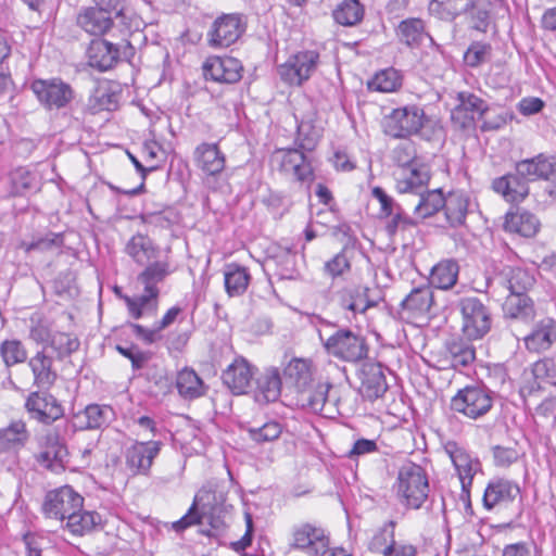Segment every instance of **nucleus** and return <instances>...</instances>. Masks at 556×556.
I'll return each instance as SVG.
<instances>
[{
    "label": "nucleus",
    "mask_w": 556,
    "mask_h": 556,
    "mask_svg": "<svg viewBox=\"0 0 556 556\" xmlns=\"http://www.w3.org/2000/svg\"><path fill=\"white\" fill-rule=\"evenodd\" d=\"M431 119L424 105L406 103L391 109L381 119V128L386 136L393 139L422 137V131Z\"/></svg>",
    "instance_id": "obj_1"
},
{
    "label": "nucleus",
    "mask_w": 556,
    "mask_h": 556,
    "mask_svg": "<svg viewBox=\"0 0 556 556\" xmlns=\"http://www.w3.org/2000/svg\"><path fill=\"white\" fill-rule=\"evenodd\" d=\"M429 481L425 469L414 463L404 464L397 475L396 493L402 504L418 509L429 495Z\"/></svg>",
    "instance_id": "obj_2"
},
{
    "label": "nucleus",
    "mask_w": 556,
    "mask_h": 556,
    "mask_svg": "<svg viewBox=\"0 0 556 556\" xmlns=\"http://www.w3.org/2000/svg\"><path fill=\"white\" fill-rule=\"evenodd\" d=\"M462 317L460 330L468 340H479L488 334L492 327L490 307L475 295L458 299L456 304Z\"/></svg>",
    "instance_id": "obj_3"
},
{
    "label": "nucleus",
    "mask_w": 556,
    "mask_h": 556,
    "mask_svg": "<svg viewBox=\"0 0 556 556\" xmlns=\"http://www.w3.org/2000/svg\"><path fill=\"white\" fill-rule=\"evenodd\" d=\"M135 54V47L125 38L116 43L101 38L93 39L87 49L88 64L99 72H106L123 60L129 62Z\"/></svg>",
    "instance_id": "obj_4"
},
{
    "label": "nucleus",
    "mask_w": 556,
    "mask_h": 556,
    "mask_svg": "<svg viewBox=\"0 0 556 556\" xmlns=\"http://www.w3.org/2000/svg\"><path fill=\"white\" fill-rule=\"evenodd\" d=\"M494 405V392L485 386H466L451 400V409L470 419L485 416Z\"/></svg>",
    "instance_id": "obj_5"
},
{
    "label": "nucleus",
    "mask_w": 556,
    "mask_h": 556,
    "mask_svg": "<svg viewBox=\"0 0 556 556\" xmlns=\"http://www.w3.org/2000/svg\"><path fill=\"white\" fill-rule=\"evenodd\" d=\"M30 89L47 111L66 110L76 97L73 87L59 77L34 79Z\"/></svg>",
    "instance_id": "obj_6"
},
{
    "label": "nucleus",
    "mask_w": 556,
    "mask_h": 556,
    "mask_svg": "<svg viewBox=\"0 0 556 556\" xmlns=\"http://www.w3.org/2000/svg\"><path fill=\"white\" fill-rule=\"evenodd\" d=\"M324 341L326 351L334 357L350 363H356L367 357L368 345L364 337L350 329H339Z\"/></svg>",
    "instance_id": "obj_7"
},
{
    "label": "nucleus",
    "mask_w": 556,
    "mask_h": 556,
    "mask_svg": "<svg viewBox=\"0 0 556 556\" xmlns=\"http://www.w3.org/2000/svg\"><path fill=\"white\" fill-rule=\"evenodd\" d=\"M319 63L320 55L316 50H303L278 65L277 73L285 84L300 87L313 76Z\"/></svg>",
    "instance_id": "obj_8"
},
{
    "label": "nucleus",
    "mask_w": 556,
    "mask_h": 556,
    "mask_svg": "<svg viewBox=\"0 0 556 556\" xmlns=\"http://www.w3.org/2000/svg\"><path fill=\"white\" fill-rule=\"evenodd\" d=\"M270 160L280 173L291 175L298 182L309 185L315 179L312 159L303 150L277 149Z\"/></svg>",
    "instance_id": "obj_9"
},
{
    "label": "nucleus",
    "mask_w": 556,
    "mask_h": 556,
    "mask_svg": "<svg viewBox=\"0 0 556 556\" xmlns=\"http://www.w3.org/2000/svg\"><path fill=\"white\" fill-rule=\"evenodd\" d=\"M247 30V20L241 13H223L211 25L206 38L212 48H228Z\"/></svg>",
    "instance_id": "obj_10"
},
{
    "label": "nucleus",
    "mask_w": 556,
    "mask_h": 556,
    "mask_svg": "<svg viewBox=\"0 0 556 556\" xmlns=\"http://www.w3.org/2000/svg\"><path fill=\"white\" fill-rule=\"evenodd\" d=\"M291 534L290 546L309 556L319 555L330 544L329 533L316 522L298 523L293 526Z\"/></svg>",
    "instance_id": "obj_11"
},
{
    "label": "nucleus",
    "mask_w": 556,
    "mask_h": 556,
    "mask_svg": "<svg viewBox=\"0 0 556 556\" xmlns=\"http://www.w3.org/2000/svg\"><path fill=\"white\" fill-rule=\"evenodd\" d=\"M163 443L149 440L135 441L124 451V462L127 472L132 476H149L154 459L159 456Z\"/></svg>",
    "instance_id": "obj_12"
},
{
    "label": "nucleus",
    "mask_w": 556,
    "mask_h": 556,
    "mask_svg": "<svg viewBox=\"0 0 556 556\" xmlns=\"http://www.w3.org/2000/svg\"><path fill=\"white\" fill-rule=\"evenodd\" d=\"M84 497L72 486L64 485L49 491L42 503V513L48 518L64 521L74 510L83 508Z\"/></svg>",
    "instance_id": "obj_13"
},
{
    "label": "nucleus",
    "mask_w": 556,
    "mask_h": 556,
    "mask_svg": "<svg viewBox=\"0 0 556 556\" xmlns=\"http://www.w3.org/2000/svg\"><path fill=\"white\" fill-rule=\"evenodd\" d=\"M40 452L35 456L36 462L54 473L64 471L68 464L66 444L55 431H49L39 440Z\"/></svg>",
    "instance_id": "obj_14"
},
{
    "label": "nucleus",
    "mask_w": 556,
    "mask_h": 556,
    "mask_svg": "<svg viewBox=\"0 0 556 556\" xmlns=\"http://www.w3.org/2000/svg\"><path fill=\"white\" fill-rule=\"evenodd\" d=\"M386 368L380 363L366 362L357 370L359 386L357 391L365 401L381 399L389 389Z\"/></svg>",
    "instance_id": "obj_15"
},
{
    "label": "nucleus",
    "mask_w": 556,
    "mask_h": 556,
    "mask_svg": "<svg viewBox=\"0 0 556 556\" xmlns=\"http://www.w3.org/2000/svg\"><path fill=\"white\" fill-rule=\"evenodd\" d=\"M444 451L448 455L460 481V486H471L475 476L482 471L478 457L472 456L464 446L455 441H447Z\"/></svg>",
    "instance_id": "obj_16"
},
{
    "label": "nucleus",
    "mask_w": 556,
    "mask_h": 556,
    "mask_svg": "<svg viewBox=\"0 0 556 556\" xmlns=\"http://www.w3.org/2000/svg\"><path fill=\"white\" fill-rule=\"evenodd\" d=\"M434 304L433 291L430 286L415 287L401 301L399 315L403 320L422 319L430 315Z\"/></svg>",
    "instance_id": "obj_17"
},
{
    "label": "nucleus",
    "mask_w": 556,
    "mask_h": 556,
    "mask_svg": "<svg viewBox=\"0 0 556 556\" xmlns=\"http://www.w3.org/2000/svg\"><path fill=\"white\" fill-rule=\"evenodd\" d=\"M202 70L205 79L220 84H236L243 76L242 63L232 56H208Z\"/></svg>",
    "instance_id": "obj_18"
},
{
    "label": "nucleus",
    "mask_w": 556,
    "mask_h": 556,
    "mask_svg": "<svg viewBox=\"0 0 556 556\" xmlns=\"http://www.w3.org/2000/svg\"><path fill=\"white\" fill-rule=\"evenodd\" d=\"M457 105L451 114L452 122L462 129L471 127L488 112V103L477 94L468 91L457 93Z\"/></svg>",
    "instance_id": "obj_19"
},
{
    "label": "nucleus",
    "mask_w": 556,
    "mask_h": 556,
    "mask_svg": "<svg viewBox=\"0 0 556 556\" xmlns=\"http://www.w3.org/2000/svg\"><path fill=\"white\" fill-rule=\"evenodd\" d=\"M25 407L33 419L43 425H51L64 416L61 402L50 393L31 392Z\"/></svg>",
    "instance_id": "obj_20"
},
{
    "label": "nucleus",
    "mask_w": 556,
    "mask_h": 556,
    "mask_svg": "<svg viewBox=\"0 0 556 556\" xmlns=\"http://www.w3.org/2000/svg\"><path fill=\"white\" fill-rule=\"evenodd\" d=\"M535 278L530 270L522 267H505L495 277L488 279L486 286L496 289L504 288L509 294H527L534 286Z\"/></svg>",
    "instance_id": "obj_21"
},
{
    "label": "nucleus",
    "mask_w": 556,
    "mask_h": 556,
    "mask_svg": "<svg viewBox=\"0 0 556 556\" xmlns=\"http://www.w3.org/2000/svg\"><path fill=\"white\" fill-rule=\"evenodd\" d=\"M256 367L243 356H237L222 372L223 383L235 395L247 394Z\"/></svg>",
    "instance_id": "obj_22"
},
{
    "label": "nucleus",
    "mask_w": 556,
    "mask_h": 556,
    "mask_svg": "<svg viewBox=\"0 0 556 556\" xmlns=\"http://www.w3.org/2000/svg\"><path fill=\"white\" fill-rule=\"evenodd\" d=\"M520 494L518 483L503 477H494L489 480L482 497V506L491 511L495 507L511 504Z\"/></svg>",
    "instance_id": "obj_23"
},
{
    "label": "nucleus",
    "mask_w": 556,
    "mask_h": 556,
    "mask_svg": "<svg viewBox=\"0 0 556 556\" xmlns=\"http://www.w3.org/2000/svg\"><path fill=\"white\" fill-rule=\"evenodd\" d=\"M338 306L351 314L352 317L365 314L378 305V300L370 296V288L362 285L346 286L337 292Z\"/></svg>",
    "instance_id": "obj_24"
},
{
    "label": "nucleus",
    "mask_w": 556,
    "mask_h": 556,
    "mask_svg": "<svg viewBox=\"0 0 556 556\" xmlns=\"http://www.w3.org/2000/svg\"><path fill=\"white\" fill-rule=\"evenodd\" d=\"M530 332L525 336V346L529 352L542 353L556 343V319L545 316L531 323Z\"/></svg>",
    "instance_id": "obj_25"
},
{
    "label": "nucleus",
    "mask_w": 556,
    "mask_h": 556,
    "mask_svg": "<svg viewBox=\"0 0 556 556\" xmlns=\"http://www.w3.org/2000/svg\"><path fill=\"white\" fill-rule=\"evenodd\" d=\"M515 169L528 185L533 181L549 180L556 172V160L554 156L539 153L533 157L518 161Z\"/></svg>",
    "instance_id": "obj_26"
},
{
    "label": "nucleus",
    "mask_w": 556,
    "mask_h": 556,
    "mask_svg": "<svg viewBox=\"0 0 556 556\" xmlns=\"http://www.w3.org/2000/svg\"><path fill=\"white\" fill-rule=\"evenodd\" d=\"M114 417L110 405L89 404L84 409L74 413L72 424L75 430H98L106 427Z\"/></svg>",
    "instance_id": "obj_27"
},
{
    "label": "nucleus",
    "mask_w": 556,
    "mask_h": 556,
    "mask_svg": "<svg viewBox=\"0 0 556 556\" xmlns=\"http://www.w3.org/2000/svg\"><path fill=\"white\" fill-rule=\"evenodd\" d=\"M281 376L278 367H266L255 378L253 390L254 401L260 405H267L279 400L281 395Z\"/></svg>",
    "instance_id": "obj_28"
},
{
    "label": "nucleus",
    "mask_w": 556,
    "mask_h": 556,
    "mask_svg": "<svg viewBox=\"0 0 556 556\" xmlns=\"http://www.w3.org/2000/svg\"><path fill=\"white\" fill-rule=\"evenodd\" d=\"M430 166L426 163H413L396 173V190L400 193L418 194L425 190L430 181Z\"/></svg>",
    "instance_id": "obj_29"
},
{
    "label": "nucleus",
    "mask_w": 556,
    "mask_h": 556,
    "mask_svg": "<svg viewBox=\"0 0 556 556\" xmlns=\"http://www.w3.org/2000/svg\"><path fill=\"white\" fill-rule=\"evenodd\" d=\"M195 166L207 177H216L226 167V155L218 143L202 142L193 151Z\"/></svg>",
    "instance_id": "obj_30"
},
{
    "label": "nucleus",
    "mask_w": 556,
    "mask_h": 556,
    "mask_svg": "<svg viewBox=\"0 0 556 556\" xmlns=\"http://www.w3.org/2000/svg\"><path fill=\"white\" fill-rule=\"evenodd\" d=\"M491 188L509 203H520L530 193L529 185L519 176V172L516 169L494 178L491 182Z\"/></svg>",
    "instance_id": "obj_31"
},
{
    "label": "nucleus",
    "mask_w": 556,
    "mask_h": 556,
    "mask_svg": "<svg viewBox=\"0 0 556 556\" xmlns=\"http://www.w3.org/2000/svg\"><path fill=\"white\" fill-rule=\"evenodd\" d=\"M394 33L399 42L409 49H418L425 39H429L430 43L440 50V46L426 31L425 21L419 17H408L401 21Z\"/></svg>",
    "instance_id": "obj_32"
},
{
    "label": "nucleus",
    "mask_w": 556,
    "mask_h": 556,
    "mask_svg": "<svg viewBox=\"0 0 556 556\" xmlns=\"http://www.w3.org/2000/svg\"><path fill=\"white\" fill-rule=\"evenodd\" d=\"M541 228L539 217L525 208L509 211L504 216L503 229L522 238H533Z\"/></svg>",
    "instance_id": "obj_33"
},
{
    "label": "nucleus",
    "mask_w": 556,
    "mask_h": 556,
    "mask_svg": "<svg viewBox=\"0 0 556 556\" xmlns=\"http://www.w3.org/2000/svg\"><path fill=\"white\" fill-rule=\"evenodd\" d=\"M504 318L531 324L536 317L534 301L528 294H508L503 304Z\"/></svg>",
    "instance_id": "obj_34"
},
{
    "label": "nucleus",
    "mask_w": 556,
    "mask_h": 556,
    "mask_svg": "<svg viewBox=\"0 0 556 556\" xmlns=\"http://www.w3.org/2000/svg\"><path fill=\"white\" fill-rule=\"evenodd\" d=\"M125 252L136 264L143 266L159 260L161 249L150 237L136 233L126 243Z\"/></svg>",
    "instance_id": "obj_35"
},
{
    "label": "nucleus",
    "mask_w": 556,
    "mask_h": 556,
    "mask_svg": "<svg viewBox=\"0 0 556 556\" xmlns=\"http://www.w3.org/2000/svg\"><path fill=\"white\" fill-rule=\"evenodd\" d=\"M444 349L445 356L443 359H440L442 369L467 367L473 363L476 358L475 349L460 339L447 340L444 344Z\"/></svg>",
    "instance_id": "obj_36"
},
{
    "label": "nucleus",
    "mask_w": 556,
    "mask_h": 556,
    "mask_svg": "<svg viewBox=\"0 0 556 556\" xmlns=\"http://www.w3.org/2000/svg\"><path fill=\"white\" fill-rule=\"evenodd\" d=\"M34 376V384L38 388H50L56 380L58 374L53 369V358L47 354L46 346L38 351L28 361Z\"/></svg>",
    "instance_id": "obj_37"
},
{
    "label": "nucleus",
    "mask_w": 556,
    "mask_h": 556,
    "mask_svg": "<svg viewBox=\"0 0 556 556\" xmlns=\"http://www.w3.org/2000/svg\"><path fill=\"white\" fill-rule=\"evenodd\" d=\"M470 198L465 191L455 190L445 195L444 215L451 227H459L465 224L469 212Z\"/></svg>",
    "instance_id": "obj_38"
},
{
    "label": "nucleus",
    "mask_w": 556,
    "mask_h": 556,
    "mask_svg": "<svg viewBox=\"0 0 556 556\" xmlns=\"http://www.w3.org/2000/svg\"><path fill=\"white\" fill-rule=\"evenodd\" d=\"M251 279L250 270L245 266L238 263H228L224 267V286L230 298L243 295Z\"/></svg>",
    "instance_id": "obj_39"
},
{
    "label": "nucleus",
    "mask_w": 556,
    "mask_h": 556,
    "mask_svg": "<svg viewBox=\"0 0 556 556\" xmlns=\"http://www.w3.org/2000/svg\"><path fill=\"white\" fill-rule=\"evenodd\" d=\"M77 24L91 35H103L113 26L114 18L94 5L78 14Z\"/></svg>",
    "instance_id": "obj_40"
},
{
    "label": "nucleus",
    "mask_w": 556,
    "mask_h": 556,
    "mask_svg": "<svg viewBox=\"0 0 556 556\" xmlns=\"http://www.w3.org/2000/svg\"><path fill=\"white\" fill-rule=\"evenodd\" d=\"M29 432L23 420H14L0 428V453L17 452L25 446Z\"/></svg>",
    "instance_id": "obj_41"
},
{
    "label": "nucleus",
    "mask_w": 556,
    "mask_h": 556,
    "mask_svg": "<svg viewBox=\"0 0 556 556\" xmlns=\"http://www.w3.org/2000/svg\"><path fill=\"white\" fill-rule=\"evenodd\" d=\"M458 275V263L455 260H443L432 267L428 286L431 289L450 290L456 285Z\"/></svg>",
    "instance_id": "obj_42"
},
{
    "label": "nucleus",
    "mask_w": 556,
    "mask_h": 556,
    "mask_svg": "<svg viewBox=\"0 0 556 556\" xmlns=\"http://www.w3.org/2000/svg\"><path fill=\"white\" fill-rule=\"evenodd\" d=\"M178 394L185 400H194L203 396L207 387L192 368L185 367L178 371L176 377Z\"/></svg>",
    "instance_id": "obj_43"
},
{
    "label": "nucleus",
    "mask_w": 556,
    "mask_h": 556,
    "mask_svg": "<svg viewBox=\"0 0 556 556\" xmlns=\"http://www.w3.org/2000/svg\"><path fill=\"white\" fill-rule=\"evenodd\" d=\"M65 520L64 529L74 535L83 536L101 523V516L96 511L79 508L74 509Z\"/></svg>",
    "instance_id": "obj_44"
},
{
    "label": "nucleus",
    "mask_w": 556,
    "mask_h": 556,
    "mask_svg": "<svg viewBox=\"0 0 556 556\" xmlns=\"http://www.w3.org/2000/svg\"><path fill=\"white\" fill-rule=\"evenodd\" d=\"M144 269L137 276V281L144 291L160 290L157 285L163 282L172 273L168 260H156L143 265Z\"/></svg>",
    "instance_id": "obj_45"
},
{
    "label": "nucleus",
    "mask_w": 556,
    "mask_h": 556,
    "mask_svg": "<svg viewBox=\"0 0 556 556\" xmlns=\"http://www.w3.org/2000/svg\"><path fill=\"white\" fill-rule=\"evenodd\" d=\"M160 290L144 291L138 296L124 295L123 300L127 306L129 315L135 319H140L146 313H155L159 305Z\"/></svg>",
    "instance_id": "obj_46"
},
{
    "label": "nucleus",
    "mask_w": 556,
    "mask_h": 556,
    "mask_svg": "<svg viewBox=\"0 0 556 556\" xmlns=\"http://www.w3.org/2000/svg\"><path fill=\"white\" fill-rule=\"evenodd\" d=\"M283 376L298 389L306 388L312 381V363L305 358L292 357L282 363Z\"/></svg>",
    "instance_id": "obj_47"
},
{
    "label": "nucleus",
    "mask_w": 556,
    "mask_h": 556,
    "mask_svg": "<svg viewBox=\"0 0 556 556\" xmlns=\"http://www.w3.org/2000/svg\"><path fill=\"white\" fill-rule=\"evenodd\" d=\"M54 333L51 318L39 312L31 314L28 324V338L31 341L47 348Z\"/></svg>",
    "instance_id": "obj_48"
},
{
    "label": "nucleus",
    "mask_w": 556,
    "mask_h": 556,
    "mask_svg": "<svg viewBox=\"0 0 556 556\" xmlns=\"http://www.w3.org/2000/svg\"><path fill=\"white\" fill-rule=\"evenodd\" d=\"M419 195L418 204L415 206L414 213L418 217L425 219L433 216L440 210H443L445 195L441 189L422 190Z\"/></svg>",
    "instance_id": "obj_49"
},
{
    "label": "nucleus",
    "mask_w": 556,
    "mask_h": 556,
    "mask_svg": "<svg viewBox=\"0 0 556 556\" xmlns=\"http://www.w3.org/2000/svg\"><path fill=\"white\" fill-rule=\"evenodd\" d=\"M9 192L13 197L24 195L37 189L36 175L25 167H17L9 175Z\"/></svg>",
    "instance_id": "obj_50"
},
{
    "label": "nucleus",
    "mask_w": 556,
    "mask_h": 556,
    "mask_svg": "<svg viewBox=\"0 0 556 556\" xmlns=\"http://www.w3.org/2000/svg\"><path fill=\"white\" fill-rule=\"evenodd\" d=\"M395 522L388 521L372 535L368 543V549L372 553L384 556L391 551V547L396 543L395 541Z\"/></svg>",
    "instance_id": "obj_51"
},
{
    "label": "nucleus",
    "mask_w": 556,
    "mask_h": 556,
    "mask_svg": "<svg viewBox=\"0 0 556 556\" xmlns=\"http://www.w3.org/2000/svg\"><path fill=\"white\" fill-rule=\"evenodd\" d=\"M364 16V7L358 0H343L334 10V21L343 26H353Z\"/></svg>",
    "instance_id": "obj_52"
},
{
    "label": "nucleus",
    "mask_w": 556,
    "mask_h": 556,
    "mask_svg": "<svg viewBox=\"0 0 556 556\" xmlns=\"http://www.w3.org/2000/svg\"><path fill=\"white\" fill-rule=\"evenodd\" d=\"M402 86V75L394 67L377 73L368 83V88L380 92H393Z\"/></svg>",
    "instance_id": "obj_53"
},
{
    "label": "nucleus",
    "mask_w": 556,
    "mask_h": 556,
    "mask_svg": "<svg viewBox=\"0 0 556 556\" xmlns=\"http://www.w3.org/2000/svg\"><path fill=\"white\" fill-rule=\"evenodd\" d=\"M0 356L7 368L27 359V350L17 339L4 340L0 344Z\"/></svg>",
    "instance_id": "obj_54"
},
{
    "label": "nucleus",
    "mask_w": 556,
    "mask_h": 556,
    "mask_svg": "<svg viewBox=\"0 0 556 556\" xmlns=\"http://www.w3.org/2000/svg\"><path fill=\"white\" fill-rule=\"evenodd\" d=\"M492 56V46L485 41H472L464 52V63L471 68L489 62Z\"/></svg>",
    "instance_id": "obj_55"
},
{
    "label": "nucleus",
    "mask_w": 556,
    "mask_h": 556,
    "mask_svg": "<svg viewBox=\"0 0 556 556\" xmlns=\"http://www.w3.org/2000/svg\"><path fill=\"white\" fill-rule=\"evenodd\" d=\"M466 14L471 29L479 33L488 31L491 24V12L482 0H473L472 7Z\"/></svg>",
    "instance_id": "obj_56"
},
{
    "label": "nucleus",
    "mask_w": 556,
    "mask_h": 556,
    "mask_svg": "<svg viewBox=\"0 0 556 556\" xmlns=\"http://www.w3.org/2000/svg\"><path fill=\"white\" fill-rule=\"evenodd\" d=\"M48 345L55 352L56 358L62 361L79 349V340L66 332L56 331Z\"/></svg>",
    "instance_id": "obj_57"
},
{
    "label": "nucleus",
    "mask_w": 556,
    "mask_h": 556,
    "mask_svg": "<svg viewBox=\"0 0 556 556\" xmlns=\"http://www.w3.org/2000/svg\"><path fill=\"white\" fill-rule=\"evenodd\" d=\"M332 384L328 381L319 382L314 390L304 395L303 405L313 413H324L328 403V394Z\"/></svg>",
    "instance_id": "obj_58"
},
{
    "label": "nucleus",
    "mask_w": 556,
    "mask_h": 556,
    "mask_svg": "<svg viewBox=\"0 0 556 556\" xmlns=\"http://www.w3.org/2000/svg\"><path fill=\"white\" fill-rule=\"evenodd\" d=\"M140 218L144 225L159 229H169L177 223V214L170 208L157 212L146 211Z\"/></svg>",
    "instance_id": "obj_59"
},
{
    "label": "nucleus",
    "mask_w": 556,
    "mask_h": 556,
    "mask_svg": "<svg viewBox=\"0 0 556 556\" xmlns=\"http://www.w3.org/2000/svg\"><path fill=\"white\" fill-rule=\"evenodd\" d=\"M324 274L332 280L343 277L351 271V261L346 255V248L344 247L339 253L333 255L324 264Z\"/></svg>",
    "instance_id": "obj_60"
},
{
    "label": "nucleus",
    "mask_w": 556,
    "mask_h": 556,
    "mask_svg": "<svg viewBox=\"0 0 556 556\" xmlns=\"http://www.w3.org/2000/svg\"><path fill=\"white\" fill-rule=\"evenodd\" d=\"M319 134L311 123L301 122L298 125L295 148L306 152H312L319 140Z\"/></svg>",
    "instance_id": "obj_61"
},
{
    "label": "nucleus",
    "mask_w": 556,
    "mask_h": 556,
    "mask_svg": "<svg viewBox=\"0 0 556 556\" xmlns=\"http://www.w3.org/2000/svg\"><path fill=\"white\" fill-rule=\"evenodd\" d=\"M282 432V426L278 421H268L261 427H250L248 433L251 440L258 444L277 440Z\"/></svg>",
    "instance_id": "obj_62"
},
{
    "label": "nucleus",
    "mask_w": 556,
    "mask_h": 556,
    "mask_svg": "<svg viewBox=\"0 0 556 556\" xmlns=\"http://www.w3.org/2000/svg\"><path fill=\"white\" fill-rule=\"evenodd\" d=\"M473 0H433L439 13L444 17L455 20L456 17L466 14Z\"/></svg>",
    "instance_id": "obj_63"
},
{
    "label": "nucleus",
    "mask_w": 556,
    "mask_h": 556,
    "mask_svg": "<svg viewBox=\"0 0 556 556\" xmlns=\"http://www.w3.org/2000/svg\"><path fill=\"white\" fill-rule=\"evenodd\" d=\"M115 349L121 355L130 361L131 368L135 371L144 368L152 357L150 352L140 350L136 344H130L127 346L117 344Z\"/></svg>",
    "instance_id": "obj_64"
}]
</instances>
